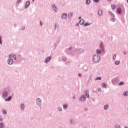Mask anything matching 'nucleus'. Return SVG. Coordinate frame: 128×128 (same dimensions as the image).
<instances>
[{
    "label": "nucleus",
    "instance_id": "1",
    "mask_svg": "<svg viewBox=\"0 0 128 128\" xmlns=\"http://www.w3.org/2000/svg\"><path fill=\"white\" fill-rule=\"evenodd\" d=\"M10 92V88L9 86L5 88L2 92V98L3 99L6 98L8 96V93Z\"/></svg>",
    "mask_w": 128,
    "mask_h": 128
},
{
    "label": "nucleus",
    "instance_id": "2",
    "mask_svg": "<svg viewBox=\"0 0 128 128\" xmlns=\"http://www.w3.org/2000/svg\"><path fill=\"white\" fill-rule=\"evenodd\" d=\"M84 50L82 49H76L75 52H74L72 54V56H78V54H84Z\"/></svg>",
    "mask_w": 128,
    "mask_h": 128
},
{
    "label": "nucleus",
    "instance_id": "3",
    "mask_svg": "<svg viewBox=\"0 0 128 128\" xmlns=\"http://www.w3.org/2000/svg\"><path fill=\"white\" fill-rule=\"evenodd\" d=\"M92 60L94 62H100V56L98 54L94 55L92 56Z\"/></svg>",
    "mask_w": 128,
    "mask_h": 128
},
{
    "label": "nucleus",
    "instance_id": "4",
    "mask_svg": "<svg viewBox=\"0 0 128 128\" xmlns=\"http://www.w3.org/2000/svg\"><path fill=\"white\" fill-rule=\"evenodd\" d=\"M120 78H116L113 79L112 81V84H114V86H116V84H118V82H120Z\"/></svg>",
    "mask_w": 128,
    "mask_h": 128
},
{
    "label": "nucleus",
    "instance_id": "5",
    "mask_svg": "<svg viewBox=\"0 0 128 128\" xmlns=\"http://www.w3.org/2000/svg\"><path fill=\"white\" fill-rule=\"evenodd\" d=\"M36 104L38 106H42V98H37L36 100Z\"/></svg>",
    "mask_w": 128,
    "mask_h": 128
},
{
    "label": "nucleus",
    "instance_id": "6",
    "mask_svg": "<svg viewBox=\"0 0 128 128\" xmlns=\"http://www.w3.org/2000/svg\"><path fill=\"white\" fill-rule=\"evenodd\" d=\"M51 8H52V10L55 12H56L58 10V7L56 6V4H51Z\"/></svg>",
    "mask_w": 128,
    "mask_h": 128
},
{
    "label": "nucleus",
    "instance_id": "7",
    "mask_svg": "<svg viewBox=\"0 0 128 128\" xmlns=\"http://www.w3.org/2000/svg\"><path fill=\"white\" fill-rule=\"evenodd\" d=\"M100 48L102 50V52L103 54H104L105 51H104V43L101 42L100 44Z\"/></svg>",
    "mask_w": 128,
    "mask_h": 128
},
{
    "label": "nucleus",
    "instance_id": "8",
    "mask_svg": "<svg viewBox=\"0 0 128 128\" xmlns=\"http://www.w3.org/2000/svg\"><path fill=\"white\" fill-rule=\"evenodd\" d=\"M60 18L62 20H66L68 18V14L66 13H63L61 14Z\"/></svg>",
    "mask_w": 128,
    "mask_h": 128
},
{
    "label": "nucleus",
    "instance_id": "9",
    "mask_svg": "<svg viewBox=\"0 0 128 128\" xmlns=\"http://www.w3.org/2000/svg\"><path fill=\"white\" fill-rule=\"evenodd\" d=\"M7 63L9 66H12V64H14V60H12V58L8 59L7 60Z\"/></svg>",
    "mask_w": 128,
    "mask_h": 128
},
{
    "label": "nucleus",
    "instance_id": "10",
    "mask_svg": "<svg viewBox=\"0 0 128 128\" xmlns=\"http://www.w3.org/2000/svg\"><path fill=\"white\" fill-rule=\"evenodd\" d=\"M116 12L118 14H122V10L120 7H118L116 8Z\"/></svg>",
    "mask_w": 128,
    "mask_h": 128
},
{
    "label": "nucleus",
    "instance_id": "11",
    "mask_svg": "<svg viewBox=\"0 0 128 128\" xmlns=\"http://www.w3.org/2000/svg\"><path fill=\"white\" fill-rule=\"evenodd\" d=\"M52 60V56H50L48 57H47L44 60V64H48L50 60Z\"/></svg>",
    "mask_w": 128,
    "mask_h": 128
},
{
    "label": "nucleus",
    "instance_id": "12",
    "mask_svg": "<svg viewBox=\"0 0 128 128\" xmlns=\"http://www.w3.org/2000/svg\"><path fill=\"white\" fill-rule=\"evenodd\" d=\"M86 96H84V94H82L80 98L79 99V100H80V102H84L86 100Z\"/></svg>",
    "mask_w": 128,
    "mask_h": 128
},
{
    "label": "nucleus",
    "instance_id": "13",
    "mask_svg": "<svg viewBox=\"0 0 128 128\" xmlns=\"http://www.w3.org/2000/svg\"><path fill=\"white\" fill-rule=\"evenodd\" d=\"M30 4V1H27L26 2L25 6H24V8H28Z\"/></svg>",
    "mask_w": 128,
    "mask_h": 128
},
{
    "label": "nucleus",
    "instance_id": "14",
    "mask_svg": "<svg viewBox=\"0 0 128 128\" xmlns=\"http://www.w3.org/2000/svg\"><path fill=\"white\" fill-rule=\"evenodd\" d=\"M20 108L22 112H24V108H26V106L24 104V103L21 104L20 106Z\"/></svg>",
    "mask_w": 128,
    "mask_h": 128
},
{
    "label": "nucleus",
    "instance_id": "15",
    "mask_svg": "<svg viewBox=\"0 0 128 128\" xmlns=\"http://www.w3.org/2000/svg\"><path fill=\"white\" fill-rule=\"evenodd\" d=\"M12 96H9L4 100L5 102H10V100H12Z\"/></svg>",
    "mask_w": 128,
    "mask_h": 128
},
{
    "label": "nucleus",
    "instance_id": "16",
    "mask_svg": "<svg viewBox=\"0 0 128 128\" xmlns=\"http://www.w3.org/2000/svg\"><path fill=\"white\" fill-rule=\"evenodd\" d=\"M69 124H74V118H70L69 120Z\"/></svg>",
    "mask_w": 128,
    "mask_h": 128
},
{
    "label": "nucleus",
    "instance_id": "17",
    "mask_svg": "<svg viewBox=\"0 0 128 128\" xmlns=\"http://www.w3.org/2000/svg\"><path fill=\"white\" fill-rule=\"evenodd\" d=\"M84 94L86 95V96L87 98H90V94L88 93V90H85Z\"/></svg>",
    "mask_w": 128,
    "mask_h": 128
},
{
    "label": "nucleus",
    "instance_id": "18",
    "mask_svg": "<svg viewBox=\"0 0 128 128\" xmlns=\"http://www.w3.org/2000/svg\"><path fill=\"white\" fill-rule=\"evenodd\" d=\"M62 106L64 110H68V104H63Z\"/></svg>",
    "mask_w": 128,
    "mask_h": 128
},
{
    "label": "nucleus",
    "instance_id": "19",
    "mask_svg": "<svg viewBox=\"0 0 128 128\" xmlns=\"http://www.w3.org/2000/svg\"><path fill=\"white\" fill-rule=\"evenodd\" d=\"M108 14H109L110 16H112V18H116V16H114V13H112V12H110V11H108Z\"/></svg>",
    "mask_w": 128,
    "mask_h": 128
},
{
    "label": "nucleus",
    "instance_id": "20",
    "mask_svg": "<svg viewBox=\"0 0 128 128\" xmlns=\"http://www.w3.org/2000/svg\"><path fill=\"white\" fill-rule=\"evenodd\" d=\"M102 52V50H100V49H98L96 50V54H100Z\"/></svg>",
    "mask_w": 128,
    "mask_h": 128
},
{
    "label": "nucleus",
    "instance_id": "21",
    "mask_svg": "<svg viewBox=\"0 0 128 128\" xmlns=\"http://www.w3.org/2000/svg\"><path fill=\"white\" fill-rule=\"evenodd\" d=\"M80 24H84V19H81L79 21Z\"/></svg>",
    "mask_w": 128,
    "mask_h": 128
},
{
    "label": "nucleus",
    "instance_id": "22",
    "mask_svg": "<svg viewBox=\"0 0 128 128\" xmlns=\"http://www.w3.org/2000/svg\"><path fill=\"white\" fill-rule=\"evenodd\" d=\"M72 16H74V14L72 12H70L68 15V18H70L72 17Z\"/></svg>",
    "mask_w": 128,
    "mask_h": 128
},
{
    "label": "nucleus",
    "instance_id": "23",
    "mask_svg": "<svg viewBox=\"0 0 128 128\" xmlns=\"http://www.w3.org/2000/svg\"><path fill=\"white\" fill-rule=\"evenodd\" d=\"M22 0H17V3L16 4V6H20V2H22Z\"/></svg>",
    "mask_w": 128,
    "mask_h": 128
},
{
    "label": "nucleus",
    "instance_id": "24",
    "mask_svg": "<svg viewBox=\"0 0 128 128\" xmlns=\"http://www.w3.org/2000/svg\"><path fill=\"white\" fill-rule=\"evenodd\" d=\"M98 16H102V10H98Z\"/></svg>",
    "mask_w": 128,
    "mask_h": 128
},
{
    "label": "nucleus",
    "instance_id": "25",
    "mask_svg": "<svg viewBox=\"0 0 128 128\" xmlns=\"http://www.w3.org/2000/svg\"><path fill=\"white\" fill-rule=\"evenodd\" d=\"M102 87L103 88H106V83H102Z\"/></svg>",
    "mask_w": 128,
    "mask_h": 128
},
{
    "label": "nucleus",
    "instance_id": "26",
    "mask_svg": "<svg viewBox=\"0 0 128 128\" xmlns=\"http://www.w3.org/2000/svg\"><path fill=\"white\" fill-rule=\"evenodd\" d=\"M124 82H119V84H118V86H124Z\"/></svg>",
    "mask_w": 128,
    "mask_h": 128
},
{
    "label": "nucleus",
    "instance_id": "27",
    "mask_svg": "<svg viewBox=\"0 0 128 128\" xmlns=\"http://www.w3.org/2000/svg\"><path fill=\"white\" fill-rule=\"evenodd\" d=\"M123 95L124 96H128V91H126L124 92Z\"/></svg>",
    "mask_w": 128,
    "mask_h": 128
},
{
    "label": "nucleus",
    "instance_id": "28",
    "mask_svg": "<svg viewBox=\"0 0 128 128\" xmlns=\"http://www.w3.org/2000/svg\"><path fill=\"white\" fill-rule=\"evenodd\" d=\"M94 80H102V78L98 76L94 79Z\"/></svg>",
    "mask_w": 128,
    "mask_h": 128
},
{
    "label": "nucleus",
    "instance_id": "29",
    "mask_svg": "<svg viewBox=\"0 0 128 128\" xmlns=\"http://www.w3.org/2000/svg\"><path fill=\"white\" fill-rule=\"evenodd\" d=\"M104 108L105 110H106L108 108V104H106L105 106H104Z\"/></svg>",
    "mask_w": 128,
    "mask_h": 128
},
{
    "label": "nucleus",
    "instance_id": "30",
    "mask_svg": "<svg viewBox=\"0 0 128 128\" xmlns=\"http://www.w3.org/2000/svg\"><path fill=\"white\" fill-rule=\"evenodd\" d=\"M114 126L115 128H122L118 124H115Z\"/></svg>",
    "mask_w": 128,
    "mask_h": 128
},
{
    "label": "nucleus",
    "instance_id": "31",
    "mask_svg": "<svg viewBox=\"0 0 128 128\" xmlns=\"http://www.w3.org/2000/svg\"><path fill=\"white\" fill-rule=\"evenodd\" d=\"M86 4L87 5L90 4V0H86Z\"/></svg>",
    "mask_w": 128,
    "mask_h": 128
},
{
    "label": "nucleus",
    "instance_id": "32",
    "mask_svg": "<svg viewBox=\"0 0 128 128\" xmlns=\"http://www.w3.org/2000/svg\"><path fill=\"white\" fill-rule=\"evenodd\" d=\"M90 26V24L88 22H86L84 24V26Z\"/></svg>",
    "mask_w": 128,
    "mask_h": 128
},
{
    "label": "nucleus",
    "instance_id": "33",
    "mask_svg": "<svg viewBox=\"0 0 128 128\" xmlns=\"http://www.w3.org/2000/svg\"><path fill=\"white\" fill-rule=\"evenodd\" d=\"M4 126V124L3 122L0 123V128H3Z\"/></svg>",
    "mask_w": 128,
    "mask_h": 128
},
{
    "label": "nucleus",
    "instance_id": "34",
    "mask_svg": "<svg viewBox=\"0 0 128 128\" xmlns=\"http://www.w3.org/2000/svg\"><path fill=\"white\" fill-rule=\"evenodd\" d=\"M116 18V17H112V18L111 19V21L112 22H116V18Z\"/></svg>",
    "mask_w": 128,
    "mask_h": 128
},
{
    "label": "nucleus",
    "instance_id": "35",
    "mask_svg": "<svg viewBox=\"0 0 128 128\" xmlns=\"http://www.w3.org/2000/svg\"><path fill=\"white\" fill-rule=\"evenodd\" d=\"M111 8H112V10H114L116 8V5L112 4L111 5Z\"/></svg>",
    "mask_w": 128,
    "mask_h": 128
},
{
    "label": "nucleus",
    "instance_id": "36",
    "mask_svg": "<svg viewBox=\"0 0 128 128\" xmlns=\"http://www.w3.org/2000/svg\"><path fill=\"white\" fill-rule=\"evenodd\" d=\"M62 60L63 62H66V58L63 56L62 58Z\"/></svg>",
    "mask_w": 128,
    "mask_h": 128
},
{
    "label": "nucleus",
    "instance_id": "37",
    "mask_svg": "<svg viewBox=\"0 0 128 128\" xmlns=\"http://www.w3.org/2000/svg\"><path fill=\"white\" fill-rule=\"evenodd\" d=\"M120 61H116L114 62V64H116V66H118V64H120Z\"/></svg>",
    "mask_w": 128,
    "mask_h": 128
},
{
    "label": "nucleus",
    "instance_id": "38",
    "mask_svg": "<svg viewBox=\"0 0 128 128\" xmlns=\"http://www.w3.org/2000/svg\"><path fill=\"white\" fill-rule=\"evenodd\" d=\"M21 30H26V26H22L21 28H20Z\"/></svg>",
    "mask_w": 128,
    "mask_h": 128
},
{
    "label": "nucleus",
    "instance_id": "39",
    "mask_svg": "<svg viewBox=\"0 0 128 128\" xmlns=\"http://www.w3.org/2000/svg\"><path fill=\"white\" fill-rule=\"evenodd\" d=\"M58 24H57V23H56V24H54V30H56V28H58Z\"/></svg>",
    "mask_w": 128,
    "mask_h": 128
},
{
    "label": "nucleus",
    "instance_id": "40",
    "mask_svg": "<svg viewBox=\"0 0 128 128\" xmlns=\"http://www.w3.org/2000/svg\"><path fill=\"white\" fill-rule=\"evenodd\" d=\"M2 114H8V112H7L6 110H2Z\"/></svg>",
    "mask_w": 128,
    "mask_h": 128
},
{
    "label": "nucleus",
    "instance_id": "41",
    "mask_svg": "<svg viewBox=\"0 0 128 128\" xmlns=\"http://www.w3.org/2000/svg\"><path fill=\"white\" fill-rule=\"evenodd\" d=\"M12 58L15 60H16V54L13 55Z\"/></svg>",
    "mask_w": 128,
    "mask_h": 128
},
{
    "label": "nucleus",
    "instance_id": "42",
    "mask_svg": "<svg viewBox=\"0 0 128 128\" xmlns=\"http://www.w3.org/2000/svg\"><path fill=\"white\" fill-rule=\"evenodd\" d=\"M58 110L59 112H62V108H60V107H58Z\"/></svg>",
    "mask_w": 128,
    "mask_h": 128
},
{
    "label": "nucleus",
    "instance_id": "43",
    "mask_svg": "<svg viewBox=\"0 0 128 128\" xmlns=\"http://www.w3.org/2000/svg\"><path fill=\"white\" fill-rule=\"evenodd\" d=\"M14 56V55H12V54H10L8 55V58H12V56Z\"/></svg>",
    "mask_w": 128,
    "mask_h": 128
},
{
    "label": "nucleus",
    "instance_id": "44",
    "mask_svg": "<svg viewBox=\"0 0 128 128\" xmlns=\"http://www.w3.org/2000/svg\"><path fill=\"white\" fill-rule=\"evenodd\" d=\"M0 44H2V36H0Z\"/></svg>",
    "mask_w": 128,
    "mask_h": 128
},
{
    "label": "nucleus",
    "instance_id": "45",
    "mask_svg": "<svg viewBox=\"0 0 128 128\" xmlns=\"http://www.w3.org/2000/svg\"><path fill=\"white\" fill-rule=\"evenodd\" d=\"M94 2H98L100 0H93Z\"/></svg>",
    "mask_w": 128,
    "mask_h": 128
},
{
    "label": "nucleus",
    "instance_id": "46",
    "mask_svg": "<svg viewBox=\"0 0 128 128\" xmlns=\"http://www.w3.org/2000/svg\"><path fill=\"white\" fill-rule=\"evenodd\" d=\"M65 64L68 66L70 64V62L68 61L67 62H66Z\"/></svg>",
    "mask_w": 128,
    "mask_h": 128
},
{
    "label": "nucleus",
    "instance_id": "47",
    "mask_svg": "<svg viewBox=\"0 0 128 128\" xmlns=\"http://www.w3.org/2000/svg\"><path fill=\"white\" fill-rule=\"evenodd\" d=\"M116 54H115L113 56V60H116Z\"/></svg>",
    "mask_w": 128,
    "mask_h": 128
},
{
    "label": "nucleus",
    "instance_id": "48",
    "mask_svg": "<svg viewBox=\"0 0 128 128\" xmlns=\"http://www.w3.org/2000/svg\"><path fill=\"white\" fill-rule=\"evenodd\" d=\"M72 46H70V47H69V48H68V50H72Z\"/></svg>",
    "mask_w": 128,
    "mask_h": 128
},
{
    "label": "nucleus",
    "instance_id": "49",
    "mask_svg": "<svg viewBox=\"0 0 128 128\" xmlns=\"http://www.w3.org/2000/svg\"><path fill=\"white\" fill-rule=\"evenodd\" d=\"M0 122H2L4 120V119L0 116Z\"/></svg>",
    "mask_w": 128,
    "mask_h": 128
},
{
    "label": "nucleus",
    "instance_id": "50",
    "mask_svg": "<svg viewBox=\"0 0 128 128\" xmlns=\"http://www.w3.org/2000/svg\"><path fill=\"white\" fill-rule=\"evenodd\" d=\"M76 26H80V22L78 23H77V24H76Z\"/></svg>",
    "mask_w": 128,
    "mask_h": 128
},
{
    "label": "nucleus",
    "instance_id": "51",
    "mask_svg": "<svg viewBox=\"0 0 128 128\" xmlns=\"http://www.w3.org/2000/svg\"><path fill=\"white\" fill-rule=\"evenodd\" d=\"M78 76L82 77V74L78 73Z\"/></svg>",
    "mask_w": 128,
    "mask_h": 128
},
{
    "label": "nucleus",
    "instance_id": "52",
    "mask_svg": "<svg viewBox=\"0 0 128 128\" xmlns=\"http://www.w3.org/2000/svg\"><path fill=\"white\" fill-rule=\"evenodd\" d=\"M84 110H85V112H86V110H88V108H84Z\"/></svg>",
    "mask_w": 128,
    "mask_h": 128
},
{
    "label": "nucleus",
    "instance_id": "53",
    "mask_svg": "<svg viewBox=\"0 0 128 128\" xmlns=\"http://www.w3.org/2000/svg\"><path fill=\"white\" fill-rule=\"evenodd\" d=\"M98 90L100 92H102V89L101 88H99Z\"/></svg>",
    "mask_w": 128,
    "mask_h": 128
},
{
    "label": "nucleus",
    "instance_id": "54",
    "mask_svg": "<svg viewBox=\"0 0 128 128\" xmlns=\"http://www.w3.org/2000/svg\"><path fill=\"white\" fill-rule=\"evenodd\" d=\"M40 26H42V22H40Z\"/></svg>",
    "mask_w": 128,
    "mask_h": 128
},
{
    "label": "nucleus",
    "instance_id": "55",
    "mask_svg": "<svg viewBox=\"0 0 128 128\" xmlns=\"http://www.w3.org/2000/svg\"><path fill=\"white\" fill-rule=\"evenodd\" d=\"M124 54V56H126V53L125 52H123Z\"/></svg>",
    "mask_w": 128,
    "mask_h": 128
},
{
    "label": "nucleus",
    "instance_id": "56",
    "mask_svg": "<svg viewBox=\"0 0 128 128\" xmlns=\"http://www.w3.org/2000/svg\"><path fill=\"white\" fill-rule=\"evenodd\" d=\"M107 2H112V0H106Z\"/></svg>",
    "mask_w": 128,
    "mask_h": 128
},
{
    "label": "nucleus",
    "instance_id": "57",
    "mask_svg": "<svg viewBox=\"0 0 128 128\" xmlns=\"http://www.w3.org/2000/svg\"><path fill=\"white\" fill-rule=\"evenodd\" d=\"M80 18H82V16H79L78 17V20H80Z\"/></svg>",
    "mask_w": 128,
    "mask_h": 128
},
{
    "label": "nucleus",
    "instance_id": "58",
    "mask_svg": "<svg viewBox=\"0 0 128 128\" xmlns=\"http://www.w3.org/2000/svg\"><path fill=\"white\" fill-rule=\"evenodd\" d=\"M73 99H74V100H76V97L74 96V97H73Z\"/></svg>",
    "mask_w": 128,
    "mask_h": 128
},
{
    "label": "nucleus",
    "instance_id": "59",
    "mask_svg": "<svg viewBox=\"0 0 128 128\" xmlns=\"http://www.w3.org/2000/svg\"><path fill=\"white\" fill-rule=\"evenodd\" d=\"M34 0H32V1L33 2H34Z\"/></svg>",
    "mask_w": 128,
    "mask_h": 128
},
{
    "label": "nucleus",
    "instance_id": "60",
    "mask_svg": "<svg viewBox=\"0 0 128 128\" xmlns=\"http://www.w3.org/2000/svg\"><path fill=\"white\" fill-rule=\"evenodd\" d=\"M126 2H127V4H128V0H127Z\"/></svg>",
    "mask_w": 128,
    "mask_h": 128
}]
</instances>
